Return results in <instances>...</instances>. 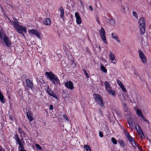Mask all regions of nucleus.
<instances>
[{
    "mask_svg": "<svg viewBox=\"0 0 151 151\" xmlns=\"http://www.w3.org/2000/svg\"><path fill=\"white\" fill-rule=\"evenodd\" d=\"M28 32L30 35H34L39 39H41V35L40 33L37 30L34 29H29L28 30Z\"/></svg>",
    "mask_w": 151,
    "mask_h": 151,
    "instance_id": "obj_5",
    "label": "nucleus"
},
{
    "mask_svg": "<svg viewBox=\"0 0 151 151\" xmlns=\"http://www.w3.org/2000/svg\"><path fill=\"white\" fill-rule=\"evenodd\" d=\"M15 139L18 144L22 142L20 139L17 134L15 135Z\"/></svg>",
    "mask_w": 151,
    "mask_h": 151,
    "instance_id": "obj_26",
    "label": "nucleus"
},
{
    "mask_svg": "<svg viewBox=\"0 0 151 151\" xmlns=\"http://www.w3.org/2000/svg\"><path fill=\"white\" fill-rule=\"evenodd\" d=\"M18 130L19 133L20 134V136L24 134L25 133L22 131V129L21 128H18Z\"/></svg>",
    "mask_w": 151,
    "mask_h": 151,
    "instance_id": "obj_32",
    "label": "nucleus"
},
{
    "mask_svg": "<svg viewBox=\"0 0 151 151\" xmlns=\"http://www.w3.org/2000/svg\"><path fill=\"white\" fill-rule=\"evenodd\" d=\"M93 96L96 101L99 104L102 108L104 107L103 103V100L100 96L97 93H95L93 95Z\"/></svg>",
    "mask_w": 151,
    "mask_h": 151,
    "instance_id": "obj_3",
    "label": "nucleus"
},
{
    "mask_svg": "<svg viewBox=\"0 0 151 151\" xmlns=\"http://www.w3.org/2000/svg\"><path fill=\"white\" fill-rule=\"evenodd\" d=\"M45 75L50 79V80L52 81H53L55 79L58 78L57 76L53 74L52 72H46L45 73Z\"/></svg>",
    "mask_w": 151,
    "mask_h": 151,
    "instance_id": "obj_7",
    "label": "nucleus"
},
{
    "mask_svg": "<svg viewBox=\"0 0 151 151\" xmlns=\"http://www.w3.org/2000/svg\"><path fill=\"white\" fill-rule=\"evenodd\" d=\"M84 147L86 151H91V148L88 145H84Z\"/></svg>",
    "mask_w": 151,
    "mask_h": 151,
    "instance_id": "obj_30",
    "label": "nucleus"
},
{
    "mask_svg": "<svg viewBox=\"0 0 151 151\" xmlns=\"http://www.w3.org/2000/svg\"><path fill=\"white\" fill-rule=\"evenodd\" d=\"M145 19L144 17L141 18L138 21L140 34L142 35H143L145 32Z\"/></svg>",
    "mask_w": 151,
    "mask_h": 151,
    "instance_id": "obj_2",
    "label": "nucleus"
},
{
    "mask_svg": "<svg viewBox=\"0 0 151 151\" xmlns=\"http://www.w3.org/2000/svg\"><path fill=\"white\" fill-rule=\"evenodd\" d=\"M15 139L18 144L22 142L20 139L17 134L15 135Z\"/></svg>",
    "mask_w": 151,
    "mask_h": 151,
    "instance_id": "obj_25",
    "label": "nucleus"
},
{
    "mask_svg": "<svg viewBox=\"0 0 151 151\" xmlns=\"http://www.w3.org/2000/svg\"><path fill=\"white\" fill-rule=\"evenodd\" d=\"M121 88L122 90L124 92H126L127 91V90L124 87V85L121 86L120 87Z\"/></svg>",
    "mask_w": 151,
    "mask_h": 151,
    "instance_id": "obj_36",
    "label": "nucleus"
},
{
    "mask_svg": "<svg viewBox=\"0 0 151 151\" xmlns=\"http://www.w3.org/2000/svg\"><path fill=\"white\" fill-rule=\"evenodd\" d=\"M52 82L55 85L60 84V81L58 77L57 78L55 79L52 81Z\"/></svg>",
    "mask_w": 151,
    "mask_h": 151,
    "instance_id": "obj_24",
    "label": "nucleus"
},
{
    "mask_svg": "<svg viewBox=\"0 0 151 151\" xmlns=\"http://www.w3.org/2000/svg\"><path fill=\"white\" fill-rule=\"evenodd\" d=\"M135 128L136 129V130L137 131V132L138 133L141 135V137H142L143 136H144L143 133L142 132V131L141 129L140 128V127L139 125H136L135 126Z\"/></svg>",
    "mask_w": 151,
    "mask_h": 151,
    "instance_id": "obj_17",
    "label": "nucleus"
},
{
    "mask_svg": "<svg viewBox=\"0 0 151 151\" xmlns=\"http://www.w3.org/2000/svg\"><path fill=\"white\" fill-rule=\"evenodd\" d=\"M60 17L62 19L63 21L64 20V9L62 7H61L60 9Z\"/></svg>",
    "mask_w": 151,
    "mask_h": 151,
    "instance_id": "obj_18",
    "label": "nucleus"
},
{
    "mask_svg": "<svg viewBox=\"0 0 151 151\" xmlns=\"http://www.w3.org/2000/svg\"><path fill=\"white\" fill-rule=\"evenodd\" d=\"M50 109L52 110L53 109V106L52 105H50Z\"/></svg>",
    "mask_w": 151,
    "mask_h": 151,
    "instance_id": "obj_44",
    "label": "nucleus"
},
{
    "mask_svg": "<svg viewBox=\"0 0 151 151\" xmlns=\"http://www.w3.org/2000/svg\"><path fill=\"white\" fill-rule=\"evenodd\" d=\"M96 21H97V22L99 24H100V22L99 21V18H96Z\"/></svg>",
    "mask_w": 151,
    "mask_h": 151,
    "instance_id": "obj_45",
    "label": "nucleus"
},
{
    "mask_svg": "<svg viewBox=\"0 0 151 151\" xmlns=\"http://www.w3.org/2000/svg\"><path fill=\"white\" fill-rule=\"evenodd\" d=\"M101 70L102 72L105 73L107 72V69H106L105 67L102 65L101 66Z\"/></svg>",
    "mask_w": 151,
    "mask_h": 151,
    "instance_id": "obj_29",
    "label": "nucleus"
},
{
    "mask_svg": "<svg viewBox=\"0 0 151 151\" xmlns=\"http://www.w3.org/2000/svg\"><path fill=\"white\" fill-rule=\"evenodd\" d=\"M138 52L139 57L142 63L144 64L146 63L147 61V59L144 53L140 50H138Z\"/></svg>",
    "mask_w": 151,
    "mask_h": 151,
    "instance_id": "obj_6",
    "label": "nucleus"
},
{
    "mask_svg": "<svg viewBox=\"0 0 151 151\" xmlns=\"http://www.w3.org/2000/svg\"><path fill=\"white\" fill-rule=\"evenodd\" d=\"M111 35L113 39L116 40L118 42H120L121 41L119 39V38L116 33H112L111 34Z\"/></svg>",
    "mask_w": 151,
    "mask_h": 151,
    "instance_id": "obj_13",
    "label": "nucleus"
},
{
    "mask_svg": "<svg viewBox=\"0 0 151 151\" xmlns=\"http://www.w3.org/2000/svg\"><path fill=\"white\" fill-rule=\"evenodd\" d=\"M47 92L50 95L55 98H58L57 95L54 93L53 91L52 90L49 88L47 89Z\"/></svg>",
    "mask_w": 151,
    "mask_h": 151,
    "instance_id": "obj_14",
    "label": "nucleus"
},
{
    "mask_svg": "<svg viewBox=\"0 0 151 151\" xmlns=\"http://www.w3.org/2000/svg\"><path fill=\"white\" fill-rule=\"evenodd\" d=\"M63 117L64 118V119H65L67 121V122H68L69 119H68L67 117V116L65 114H64L63 115Z\"/></svg>",
    "mask_w": 151,
    "mask_h": 151,
    "instance_id": "obj_41",
    "label": "nucleus"
},
{
    "mask_svg": "<svg viewBox=\"0 0 151 151\" xmlns=\"http://www.w3.org/2000/svg\"><path fill=\"white\" fill-rule=\"evenodd\" d=\"M89 8L91 10V11H92L93 10V8H92V6H89Z\"/></svg>",
    "mask_w": 151,
    "mask_h": 151,
    "instance_id": "obj_46",
    "label": "nucleus"
},
{
    "mask_svg": "<svg viewBox=\"0 0 151 151\" xmlns=\"http://www.w3.org/2000/svg\"><path fill=\"white\" fill-rule=\"evenodd\" d=\"M127 121L129 127L132 129L133 128V126L134 124V122L131 117H129L128 118H127Z\"/></svg>",
    "mask_w": 151,
    "mask_h": 151,
    "instance_id": "obj_12",
    "label": "nucleus"
},
{
    "mask_svg": "<svg viewBox=\"0 0 151 151\" xmlns=\"http://www.w3.org/2000/svg\"><path fill=\"white\" fill-rule=\"evenodd\" d=\"M146 122H147L148 123H149V121L147 120V119H145V117L144 116V118H143V117H141Z\"/></svg>",
    "mask_w": 151,
    "mask_h": 151,
    "instance_id": "obj_43",
    "label": "nucleus"
},
{
    "mask_svg": "<svg viewBox=\"0 0 151 151\" xmlns=\"http://www.w3.org/2000/svg\"><path fill=\"white\" fill-rule=\"evenodd\" d=\"M100 36L104 43L107 44V41L105 36L106 32L104 28L101 27L99 29Z\"/></svg>",
    "mask_w": 151,
    "mask_h": 151,
    "instance_id": "obj_4",
    "label": "nucleus"
},
{
    "mask_svg": "<svg viewBox=\"0 0 151 151\" xmlns=\"http://www.w3.org/2000/svg\"><path fill=\"white\" fill-rule=\"evenodd\" d=\"M27 117L30 121H31L33 120V118L32 113L30 112H28L27 113Z\"/></svg>",
    "mask_w": 151,
    "mask_h": 151,
    "instance_id": "obj_22",
    "label": "nucleus"
},
{
    "mask_svg": "<svg viewBox=\"0 0 151 151\" xmlns=\"http://www.w3.org/2000/svg\"><path fill=\"white\" fill-rule=\"evenodd\" d=\"M121 10L122 12L124 13H126V9L125 6H122Z\"/></svg>",
    "mask_w": 151,
    "mask_h": 151,
    "instance_id": "obj_37",
    "label": "nucleus"
},
{
    "mask_svg": "<svg viewBox=\"0 0 151 151\" xmlns=\"http://www.w3.org/2000/svg\"><path fill=\"white\" fill-rule=\"evenodd\" d=\"M35 147L39 150H41L42 149V147L38 144H36Z\"/></svg>",
    "mask_w": 151,
    "mask_h": 151,
    "instance_id": "obj_38",
    "label": "nucleus"
},
{
    "mask_svg": "<svg viewBox=\"0 0 151 151\" xmlns=\"http://www.w3.org/2000/svg\"><path fill=\"white\" fill-rule=\"evenodd\" d=\"M125 133L127 139H129L131 144L133 145L134 147L135 148L134 145H136V143L133 138L130 136L128 132L125 131Z\"/></svg>",
    "mask_w": 151,
    "mask_h": 151,
    "instance_id": "obj_8",
    "label": "nucleus"
},
{
    "mask_svg": "<svg viewBox=\"0 0 151 151\" xmlns=\"http://www.w3.org/2000/svg\"><path fill=\"white\" fill-rule=\"evenodd\" d=\"M75 16L76 18V22L78 24H80L81 23L82 21L81 18L77 12H76L75 14Z\"/></svg>",
    "mask_w": 151,
    "mask_h": 151,
    "instance_id": "obj_11",
    "label": "nucleus"
},
{
    "mask_svg": "<svg viewBox=\"0 0 151 151\" xmlns=\"http://www.w3.org/2000/svg\"><path fill=\"white\" fill-rule=\"evenodd\" d=\"M116 82L120 87L124 85L121 81L118 80H116Z\"/></svg>",
    "mask_w": 151,
    "mask_h": 151,
    "instance_id": "obj_33",
    "label": "nucleus"
},
{
    "mask_svg": "<svg viewBox=\"0 0 151 151\" xmlns=\"http://www.w3.org/2000/svg\"><path fill=\"white\" fill-rule=\"evenodd\" d=\"M83 71H84L85 74L86 75V78H88L89 76L87 72L85 70H83Z\"/></svg>",
    "mask_w": 151,
    "mask_h": 151,
    "instance_id": "obj_40",
    "label": "nucleus"
},
{
    "mask_svg": "<svg viewBox=\"0 0 151 151\" xmlns=\"http://www.w3.org/2000/svg\"><path fill=\"white\" fill-rule=\"evenodd\" d=\"M118 142L119 144L121 147H124L125 145V144L124 142L122 140H119L118 141Z\"/></svg>",
    "mask_w": 151,
    "mask_h": 151,
    "instance_id": "obj_28",
    "label": "nucleus"
},
{
    "mask_svg": "<svg viewBox=\"0 0 151 151\" xmlns=\"http://www.w3.org/2000/svg\"><path fill=\"white\" fill-rule=\"evenodd\" d=\"M123 106L124 111L125 112H127L128 114H130L131 112L128 109L127 105L125 103H123Z\"/></svg>",
    "mask_w": 151,
    "mask_h": 151,
    "instance_id": "obj_21",
    "label": "nucleus"
},
{
    "mask_svg": "<svg viewBox=\"0 0 151 151\" xmlns=\"http://www.w3.org/2000/svg\"><path fill=\"white\" fill-rule=\"evenodd\" d=\"M72 63L73 64H74V65H75V66H76V63H75V62L74 61H73L72 62Z\"/></svg>",
    "mask_w": 151,
    "mask_h": 151,
    "instance_id": "obj_49",
    "label": "nucleus"
},
{
    "mask_svg": "<svg viewBox=\"0 0 151 151\" xmlns=\"http://www.w3.org/2000/svg\"><path fill=\"white\" fill-rule=\"evenodd\" d=\"M133 14L134 16L137 19L138 18V15L137 13L135 12H133Z\"/></svg>",
    "mask_w": 151,
    "mask_h": 151,
    "instance_id": "obj_39",
    "label": "nucleus"
},
{
    "mask_svg": "<svg viewBox=\"0 0 151 151\" xmlns=\"http://www.w3.org/2000/svg\"><path fill=\"white\" fill-rule=\"evenodd\" d=\"M9 119L10 120H11L12 122H13V119L12 117H11L10 116H9Z\"/></svg>",
    "mask_w": 151,
    "mask_h": 151,
    "instance_id": "obj_48",
    "label": "nucleus"
},
{
    "mask_svg": "<svg viewBox=\"0 0 151 151\" xmlns=\"http://www.w3.org/2000/svg\"><path fill=\"white\" fill-rule=\"evenodd\" d=\"M136 113L138 116L141 117H143L144 118V116L141 110L137 109L136 111Z\"/></svg>",
    "mask_w": 151,
    "mask_h": 151,
    "instance_id": "obj_23",
    "label": "nucleus"
},
{
    "mask_svg": "<svg viewBox=\"0 0 151 151\" xmlns=\"http://www.w3.org/2000/svg\"><path fill=\"white\" fill-rule=\"evenodd\" d=\"M111 140L113 144L115 145H116L117 143L116 140L115 138L114 137H112L111 138Z\"/></svg>",
    "mask_w": 151,
    "mask_h": 151,
    "instance_id": "obj_34",
    "label": "nucleus"
},
{
    "mask_svg": "<svg viewBox=\"0 0 151 151\" xmlns=\"http://www.w3.org/2000/svg\"><path fill=\"white\" fill-rule=\"evenodd\" d=\"M109 22L111 25H114L115 24V21L112 19H110L109 21Z\"/></svg>",
    "mask_w": 151,
    "mask_h": 151,
    "instance_id": "obj_35",
    "label": "nucleus"
},
{
    "mask_svg": "<svg viewBox=\"0 0 151 151\" xmlns=\"http://www.w3.org/2000/svg\"><path fill=\"white\" fill-rule=\"evenodd\" d=\"M107 93L110 95H112L113 96H115L116 95V92L115 91L112 90V88L107 91Z\"/></svg>",
    "mask_w": 151,
    "mask_h": 151,
    "instance_id": "obj_20",
    "label": "nucleus"
},
{
    "mask_svg": "<svg viewBox=\"0 0 151 151\" xmlns=\"http://www.w3.org/2000/svg\"><path fill=\"white\" fill-rule=\"evenodd\" d=\"M104 84L105 89L107 91L112 88L110 84L107 81H105Z\"/></svg>",
    "mask_w": 151,
    "mask_h": 151,
    "instance_id": "obj_15",
    "label": "nucleus"
},
{
    "mask_svg": "<svg viewBox=\"0 0 151 151\" xmlns=\"http://www.w3.org/2000/svg\"><path fill=\"white\" fill-rule=\"evenodd\" d=\"M18 144L19 145V146L18 147V150L24 148V146L22 144V142Z\"/></svg>",
    "mask_w": 151,
    "mask_h": 151,
    "instance_id": "obj_31",
    "label": "nucleus"
},
{
    "mask_svg": "<svg viewBox=\"0 0 151 151\" xmlns=\"http://www.w3.org/2000/svg\"><path fill=\"white\" fill-rule=\"evenodd\" d=\"M99 135L100 137H103V135L102 132H101L100 131L99 132Z\"/></svg>",
    "mask_w": 151,
    "mask_h": 151,
    "instance_id": "obj_42",
    "label": "nucleus"
},
{
    "mask_svg": "<svg viewBox=\"0 0 151 151\" xmlns=\"http://www.w3.org/2000/svg\"><path fill=\"white\" fill-rule=\"evenodd\" d=\"M109 56V59L111 61V63L115 64L116 63V60L114 53L111 51H110Z\"/></svg>",
    "mask_w": 151,
    "mask_h": 151,
    "instance_id": "obj_9",
    "label": "nucleus"
},
{
    "mask_svg": "<svg viewBox=\"0 0 151 151\" xmlns=\"http://www.w3.org/2000/svg\"><path fill=\"white\" fill-rule=\"evenodd\" d=\"M9 20L11 23L14 25V27L18 32L20 34L22 33L23 32L25 33L27 32V29L26 27L24 26L20 25L19 22L17 20L12 21L9 19Z\"/></svg>",
    "mask_w": 151,
    "mask_h": 151,
    "instance_id": "obj_1",
    "label": "nucleus"
},
{
    "mask_svg": "<svg viewBox=\"0 0 151 151\" xmlns=\"http://www.w3.org/2000/svg\"><path fill=\"white\" fill-rule=\"evenodd\" d=\"M21 137H22L21 139L22 140L24 138L25 140H28L29 139V137L25 133H24V134L22 135Z\"/></svg>",
    "mask_w": 151,
    "mask_h": 151,
    "instance_id": "obj_27",
    "label": "nucleus"
},
{
    "mask_svg": "<svg viewBox=\"0 0 151 151\" xmlns=\"http://www.w3.org/2000/svg\"><path fill=\"white\" fill-rule=\"evenodd\" d=\"M65 86L68 89L73 90L74 88L73 83L70 81L65 82Z\"/></svg>",
    "mask_w": 151,
    "mask_h": 151,
    "instance_id": "obj_10",
    "label": "nucleus"
},
{
    "mask_svg": "<svg viewBox=\"0 0 151 151\" xmlns=\"http://www.w3.org/2000/svg\"><path fill=\"white\" fill-rule=\"evenodd\" d=\"M19 151H26L24 148V149H22L18 150Z\"/></svg>",
    "mask_w": 151,
    "mask_h": 151,
    "instance_id": "obj_47",
    "label": "nucleus"
},
{
    "mask_svg": "<svg viewBox=\"0 0 151 151\" xmlns=\"http://www.w3.org/2000/svg\"><path fill=\"white\" fill-rule=\"evenodd\" d=\"M26 84L27 86L30 88L32 90L33 88V84L32 83L29 79H27L26 81Z\"/></svg>",
    "mask_w": 151,
    "mask_h": 151,
    "instance_id": "obj_19",
    "label": "nucleus"
},
{
    "mask_svg": "<svg viewBox=\"0 0 151 151\" xmlns=\"http://www.w3.org/2000/svg\"><path fill=\"white\" fill-rule=\"evenodd\" d=\"M43 23L46 25H50L51 24V20L49 18L44 19L43 21Z\"/></svg>",
    "mask_w": 151,
    "mask_h": 151,
    "instance_id": "obj_16",
    "label": "nucleus"
}]
</instances>
